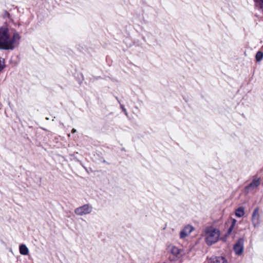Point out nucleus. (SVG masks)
Here are the masks:
<instances>
[{
	"instance_id": "1",
	"label": "nucleus",
	"mask_w": 263,
	"mask_h": 263,
	"mask_svg": "<svg viewBox=\"0 0 263 263\" xmlns=\"http://www.w3.org/2000/svg\"><path fill=\"white\" fill-rule=\"evenodd\" d=\"M20 33L7 26L0 27V49L13 50L21 39Z\"/></svg>"
},
{
	"instance_id": "2",
	"label": "nucleus",
	"mask_w": 263,
	"mask_h": 263,
	"mask_svg": "<svg viewBox=\"0 0 263 263\" xmlns=\"http://www.w3.org/2000/svg\"><path fill=\"white\" fill-rule=\"evenodd\" d=\"M220 234L219 229L213 226H209L204 229L202 236L207 245L212 246L219 240Z\"/></svg>"
},
{
	"instance_id": "3",
	"label": "nucleus",
	"mask_w": 263,
	"mask_h": 263,
	"mask_svg": "<svg viewBox=\"0 0 263 263\" xmlns=\"http://www.w3.org/2000/svg\"><path fill=\"white\" fill-rule=\"evenodd\" d=\"M93 210V207L91 204H85L76 208L74 213L79 216H83L90 214Z\"/></svg>"
},
{
	"instance_id": "4",
	"label": "nucleus",
	"mask_w": 263,
	"mask_h": 263,
	"mask_svg": "<svg viewBox=\"0 0 263 263\" xmlns=\"http://www.w3.org/2000/svg\"><path fill=\"white\" fill-rule=\"evenodd\" d=\"M233 250L235 253L237 255H241L244 250V239L242 238H240L237 242L234 245Z\"/></svg>"
},
{
	"instance_id": "5",
	"label": "nucleus",
	"mask_w": 263,
	"mask_h": 263,
	"mask_svg": "<svg viewBox=\"0 0 263 263\" xmlns=\"http://www.w3.org/2000/svg\"><path fill=\"white\" fill-rule=\"evenodd\" d=\"M251 221L254 228H256L259 226L260 222V220L258 208H256L253 211L252 215Z\"/></svg>"
},
{
	"instance_id": "6",
	"label": "nucleus",
	"mask_w": 263,
	"mask_h": 263,
	"mask_svg": "<svg viewBox=\"0 0 263 263\" xmlns=\"http://www.w3.org/2000/svg\"><path fill=\"white\" fill-rule=\"evenodd\" d=\"M194 230V227L191 225L185 226L180 232V238L183 239L188 236Z\"/></svg>"
},
{
	"instance_id": "7",
	"label": "nucleus",
	"mask_w": 263,
	"mask_h": 263,
	"mask_svg": "<svg viewBox=\"0 0 263 263\" xmlns=\"http://www.w3.org/2000/svg\"><path fill=\"white\" fill-rule=\"evenodd\" d=\"M260 184V179L259 178L254 179L252 182L245 187L247 192L250 190L256 189Z\"/></svg>"
},
{
	"instance_id": "8",
	"label": "nucleus",
	"mask_w": 263,
	"mask_h": 263,
	"mask_svg": "<svg viewBox=\"0 0 263 263\" xmlns=\"http://www.w3.org/2000/svg\"><path fill=\"white\" fill-rule=\"evenodd\" d=\"M210 263H228V261L224 257L215 256L210 259Z\"/></svg>"
},
{
	"instance_id": "9",
	"label": "nucleus",
	"mask_w": 263,
	"mask_h": 263,
	"mask_svg": "<svg viewBox=\"0 0 263 263\" xmlns=\"http://www.w3.org/2000/svg\"><path fill=\"white\" fill-rule=\"evenodd\" d=\"M20 253L23 255H27L29 253V250L25 245L22 244L20 246Z\"/></svg>"
},
{
	"instance_id": "10",
	"label": "nucleus",
	"mask_w": 263,
	"mask_h": 263,
	"mask_svg": "<svg viewBox=\"0 0 263 263\" xmlns=\"http://www.w3.org/2000/svg\"><path fill=\"white\" fill-rule=\"evenodd\" d=\"M245 214L244 208L242 206H240L236 210L235 215L236 217L240 218Z\"/></svg>"
},
{
	"instance_id": "11",
	"label": "nucleus",
	"mask_w": 263,
	"mask_h": 263,
	"mask_svg": "<svg viewBox=\"0 0 263 263\" xmlns=\"http://www.w3.org/2000/svg\"><path fill=\"white\" fill-rule=\"evenodd\" d=\"M169 251L175 256H177L180 252V250L177 247L174 246L170 247Z\"/></svg>"
},
{
	"instance_id": "12",
	"label": "nucleus",
	"mask_w": 263,
	"mask_h": 263,
	"mask_svg": "<svg viewBox=\"0 0 263 263\" xmlns=\"http://www.w3.org/2000/svg\"><path fill=\"white\" fill-rule=\"evenodd\" d=\"M256 60L257 61L259 62L262 60L263 52L261 51H258L256 54Z\"/></svg>"
},
{
	"instance_id": "13",
	"label": "nucleus",
	"mask_w": 263,
	"mask_h": 263,
	"mask_svg": "<svg viewBox=\"0 0 263 263\" xmlns=\"http://www.w3.org/2000/svg\"><path fill=\"white\" fill-rule=\"evenodd\" d=\"M4 67V60L0 58V71L2 70V69Z\"/></svg>"
},
{
	"instance_id": "14",
	"label": "nucleus",
	"mask_w": 263,
	"mask_h": 263,
	"mask_svg": "<svg viewBox=\"0 0 263 263\" xmlns=\"http://www.w3.org/2000/svg\"><path fill=\"white\" fill-rule=\"evenodd\" d=\"M236 222H237V221H236V219H232V223H231V226H230V228H232L234 229V227H235V225H236Z\"/></svg>"
},
{
	"instance_id": "15",
	"label": "nucleus",
	"mask_w": 263,
	"mask_h": 263,
	"mask_svg": "<svg viewBox=\"0 0 263 263\" xmlns=\"http://www.w3.org/2000/svg\"><path fill=\"white\" fill-rule=\"evenodd\" d=\"M233 230V229L232 228L230 227L229 228L227 233L226 234V237H228L229 235H230V234L232 233Z\"/></svg>"
},
{
	"instance_id": "16",
	"label": "nucleus",
	"mask_w": 263,
	"mask_h": 263,
	"mask_svg": "<svg viewBox=\"0 0 263 263\" xmlns=\"http://www.w3.org/2000/svg\"><path fill=\"white\" fill-rule=\"evenodd\" d=\"M121 107L122 109V110H123V111L125 112V115L127 116V112L126 111V109L124 107V106L122 105H121Z\"/></svg>"
},
{
	"instance_id": "17",
	"label": "nucleus",
	"mask_w": 263,
	"mask_h": 263,
	"mask_svg": "<svg viewBox=\"0 0 263 263\" xmlns=\"http://www.w3.org/2000/svg\"><path fill=\"white\" fill-rule=\"evenodd\" d=\"M76 131H77V130H76V129L73 128V129H72V130H71V132H72V133H76Z\"/></svg>"
},
{
	"instance_id": "18",
	"label": "nucleus",
	"mask_w": 263,
	"mask_h": 263,
	"mask_svg": "<svg viewBox=\"0 0 263 263\" xmlns=\"http://www.w3.org/2000/svg\"><path fill=\"white\" fill-rule=\"evenodd\" d=\"M260 3L263 4V0H258Z\"/></svg>"
}]
</instances>
